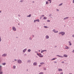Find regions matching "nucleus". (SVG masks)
Returning <instances> with one entry per match:
<instances>
[{
    "instance_id": "nucleus-1",
    "label": "nucleus",
    "mask_w": 74,
    "mask_h": 74,
    "mask_svg": "<svg viewBox=\"0 0 74 74\" xmlns=\"http://www.w3.org/2000/svg\"><path fill=\"white\" fill-rule=\"evenodd\" d=\"M62 34V35H64V34H65V33H64V32H61L59 33V34Z\"/></svg>"
},
{
    "instance_id": "nucleus-2",
    "label": "nucleus",
    "mask_w": 74,
    "mask_h": 74,
    "mask_svg": "<svg viewBox=\"0 0 74 74\" xmlns=\"http://www.w3.org/2000/svg\"><path fill=\"white\" fill-rule=\"evenodd\" d=\"M37 55L38 56H39L40 57H43V56H42V55L41 54H38L37 53Z\"/></svg>"
},
{
    "instance_id": "nucleus-3",
    "label": "nucleus",
    "mask_w": 74,
    "mask_h": 74,
    "mask_svg": "<svg viewBox=\"0 0 74 74\" xmlns=\"http://www.w3.org/2000/svg\"><path fill=\"white\" fill-rule=\"evenodd\" d=\"M18 63H22V61L21 60H18Z\"/></svg>"
},
{
    "instance_id": "nucleus-4",
    "label": "nucleus",
    "mask_w": 74,
    "mask_h": 74,
    "mask_svg": "<svg viewBox=\"0 0 74 74\" xmlns=\"http://www.w3.org/2000/svg\"><path fill=\"white\" fill-rule=\"evenodd\" d=\"M13 30H14V31H16V28H15V27H13Z\"/></svg>"
},
{
    "instance_id": "nucleus-5",
    "label": "nucleus",
    "mask_w": 74,
    "mask_h": 74,
    "mask_svg": "<svg viewBox=\"0 0 74 74\" xmlns=\"http://www.w3.org/2000/svg\"><path fill=\"white\" fill-rule=\"evenodd\" d=\"M53 31L54 32V33H58V31H55V29L53 30Z\"/></svg>"
},
{
    "instance_id": "nucleus-6",
    "label": "nucleus",
    "mask_w": 74,
    "mask_h": 74,
    "mask_svg": "<svg viewBox=\"0 0 74 74\" xmlns=\"http://www.w3.org/2000/svg\"><path fill=\"white\" fill-rule=\"evenodd\" d=\"M65 48H66V49H69V47L67 46H66Z\"/></svg>"
},
{
    "instance_id": "nucleus-7",
    "label": "nucleus",
    "mask_w": 74,
    "mask_h": 74,
    "mask_svg": "<svg viewBox=\"0 0 74 74\" xmlns=\"http://www.w3.org/2000/svg\"><path fill=\"white\" fill-rule=\"evenodd\" d=\"M37 65V63L36 62H34V66H36V65Z\"/></svg>"
},
{
    "instance_id": "nucleus-8",
    "label": "nucleus",
    "mask_w": 74,
    "mask_h": 74,
    "mask_svg": "<svg viewBox=\"0 0 74 74\" xmlns=\"http://www.w3.org/2000/svg\"><path fill=\"white\" fill-rule=\"evenodd\" d=\"M58 71H62V69H59Z\"/></svg>"
},
{
    "instance_id": "nucleus-9",
    "label": "nucleus",
    "mask_w": 74,
    "mask_h": 74,
    "mask_svg": "<svg viewBox=\"0 0 74 74\" xmlns=\"http://www.w3.org/2000/svg\"><path fill=\"white\" fill-rule=\"evenodd\" d=\"M68 18H69V17H66L64 18V20L66 19H68Z\"/></svg>"
},
{
    "instance_id": "nucleus-10",
    "label": "nucleus",
    "mask_w": 74,
    "mask_h": 74,
    "mask_svg": "<svg viewBox=\"0 0 74 74\" xmlns=\"http://www.w3.org/2000/svg\"><path fill=\"white\" fill-rule=\"evenodd\" d=\"M7 56V54H3V55H2V56Z\"/></svg>"
},
{
    "instance_id": "nucleus-11",
    "label": "nucleus",
    "mask_w": 74,
    "mask_h": 74,
    "mask_svg": "<svg viewBox=\"0 0 74 74\" xmlns=\"http://www.w3.org/2000/svg\"><path fill=\"white\" fill-rule=\"evenodd\" d=\"M57 56H58L59 57H60V58H63V57H62V56H60L59 55H57Z\"/></svg>"
},
{
    "instance_id": "nucleus-12",
    "label": "nucleus",
    "mask_w": 74,
    "mask_h": 74,
    "mask_svg": "<svg viewBox=\"0 0 74 74\" xmlns=\"http://www.w3.org/2000/svg\"><path fill=\"white\" fill-rule=\"evenodd\" d=\"M27 17H30L31 16V14H29V16H27Z\"/></svg>"
},
{
    "instance_id": "nucleus-13",
    "label": "nucleus",
    "mask_w": 74,
    "mask_h": 74,
    "mask_svg": "<svg viewBox=\"0 0 74 74\" xmlns=\"http://www.w3.org/2000/svg\"><path fill=\"white\" fill-rule=\"evenodd\" d=\"M26 51V49H25L23 50V52H25Z\"/></svg>"
},
{
    "instance_id": "nucleus-14",
    "label": "nucleus",
    "mask_w": 74,
    "mask_h": 74,
    "mask_svg": "<svg viewBox=\"0 0 74 74\" xmlns=\"http://www.w3.org/2000/svg\"><path fill=\"white\" fill-rule=\"evenodd\" d=\"M47 19V18L45 17H44V19Z\"/></svg>"
},
{
    "instance_id": "nucleus-15",
    "label": "nucleus",
    "mask_w": 74,
    "mask_h": 74,
    "mask_svg": "<svg viewBox=\"0 0 74 74\" xmlns=\"http://www.w3.org/2000/svg\"><path fill=\"white\" fill-rule=\"evenodd\" d=\"M47 38H49V36H46Z\"/></svg>"
},
{
    "instance_id": "nucleus-16",
    "label": "nucleus",
    "mask_w": 74,
    "mask_h": 74,
    "mask_svg": "<svg viewBox=\"0 0 74 74\" xmlns=\"http://www.w3.org/2000/svg\"><path fill=\"white\" fill-rule=\"evenodd\" d=\"M64 57H67V55H64Z\"/></svg>"
},
{
    "instance_id": "nucleus-17",
    "label": "nucleus",
    "mask_w": 74,
    "mask_h": 74,
    "mask_svg": "<svg viewBox=\"0 0 74 74\" xmlns=\"http://www.w3.org/2000/svg\"><path fill=\"white\" fill-rule=\"evenodd\" d=\"M44 64V62H42L40 63V64Z\"/></svg>"
},
{
    "instance_id": "nucleus-18",
    "label": "nucleus",
    "mask_w": 74,
    "mask_h": 74,
    "mask_svg": "<svg viewBox=\"0 0 74 74\" xmlns=\"http://www.w3.org/2000/svg\"><path fill=\"white\" fill-rule=\"evenodd\" d=\"M69 42L70 44H69L70 45H71V43H70V42Z\"/></svg>"
},
{
    "instance_id": "nucleus-19",
    "label": "nucleus",
    "mask_w": 74,
    "mask_h": 74,
    "mask_svg": "<svg viewBox=\"0 0 74 74\" xmlns=\"http://www.w3.org/2000/svg\"><path fill=\"white\" fill-rule=\"evenodd\" d=\"M44 27L45 28H48V27L46 26H44Z\"/></svg>"
},
{
    "instance_id": "nucleus-20",
    "label": "nucleus",
    "mask_w": 74,
    "mask_h": 74,
    "mask_svg": "<svg viewBox=\"0 0 74 74\" xmlns=\"http://www.w3.org/2000/svg\"><path fill=\"white\" fill-rule=\"evenodd\" d=\"M36 20V21H37L38 22H40V20H39L37 19Z\"/></svg>"
},
{
    "instance_id": "nucleus-21",
    "label": "nucleus",
    "mask_w": 74,
    "mask_h": 74,
    "mask_svg": "<svg viewBox=\"0 0 74 74\" xmlns=\"http://www.w3.org/2000/svg\"><path fill=\"white\" fill-rule=\"evenodd\" d=\"M16 67V66H13V67L14 69H15Z\"/></svg>"
},
{
    "instance_id": "nucleus-22",
    "label": "nucleus",
    "mask_w": 74,
    "mask_h": 74,
    "mask_svg": "<svg viewBox=\"0 0 74 74\" xmlns=\"http://www.w3.org/2000/svg\"><path fill=\"white\" fill-rule=\"evenodd\" d=\"M48 2L46 1V4H48Z\"/></svg>"
},
{
    "instance_id": "nucleus-23",
    "label": "nucleus",
    "mask_w": 74,
    "mask_h": 74,
    "mask_svg": "<svg viewBox=\"0 0 74 74\" xmlns=\"http://www.w3.org/2000/svg\"><path fill=\"white\" fill-rule=\"evenodd\" d=\"M62 4H63L62 3H61L59 5H62Z\"/></svg>"
},
{
    "instance_id": "nucleus-24",
    "label": "nucleus",
    "mask_w": 74,
    "mask_h": 74,
    "mask_svg": "<svg viewBox=\"0 0 74 74\" xmlns=\"http://www.w3.org/2000/svg\"><path fill=\"white\" fill-rule=\"evenodd\" d=\"M2 64H3V65H5V63H3Z\"/></svg>"
},
{
    "instance_id": "nucleus-25",
    "label": "nucleus",
    "mask_w": 74,
    "mask_h": 74,
    "mask_svg": "<svg viewBox=\"0 0 74 74\" xmlns=\"http://www.w3.org/2000/svg\"><path fill=\"white\" fill-rule=\"evenodd\" d=\"M43 74V73L42 72H41L40 73H39V74Z\"/></svg>"
},
{
    "instance_id": "nucleus-26",
    "label": "nucleus",
    "mask_w": 74,
    "mask_h": 74,
    "mask_svg": "<svg viewBox=\"0 0 74 74\" xmlns=\"http://www.w3.org/2000/svg\"><path fill=\"white\" fill-rule=\"evenodd\" d=\"M36 21H37L36 20H34V22H36Z\"/></svg>"
},
{
    "instance_id": "nucleus-27",
    "label": "nucleus",
    "mask_w": 74,
    "mask_h": 74,
    "mask_svg": "<svg viewBox=\"0 0 74 74\" xmlns=\"http://www.w3.org/2000/svg\"><path fill=\"white\" fill-rule=\"evenodd\" d=\"M30 51H31L30 49H29L28 50V52H30Z\"/></svg>"
},
{
    "instance_id": "nucleus-28",
    "label": "nucleus",
    "mask_w": 74,
    "mask_h": 74,
    "mask_svg": "<svg viewBox=\"0 0 74 74\" xmlns=\"http://www.w3.org/2000/svg\"><path fill=\"white\" fill-rule=\"evenodd\" d=\"M56 58H53L52 59V60H55Z\"/></svg>"
},
{
    "instance_id": "nucleus-29",
    "label": "nucleus",
    "mask_w": 74,
    "mask_h": 74,
    "mask_svg": "<svg viewBox=\"0 0 74 74\" xmlns=\"http://www.w3.org/2000/svg\"><path fill=\"white\" fill-rule=\"evenodd\" d=\"M1 66H0V70L1 71Z\"/></svg>"
},
{
    "instance_id": "nucleus-30",
    "label": "nucleus",
    "mask_w": 74,
    "mask_h": 74,
    "mask_svg": "<svg viewBox=\"0 0 74 74\" xmlns=\"http://www.w3.org/2000/svg\"><path fill=\"white\" fill-rule=\"evenodd\" d=\"M3 73V72H0V74H2Z\"/></svg>"
},
{
    "instance_id": "nucleus-31",
    "label": "nucleus",
    "mask_w": 74,
    "mask_h": 74,
    "mask_svg": "<svg viewBox=\"0 0 74 74\" xmlns=\"http://www.w3.org/2000/svg\"><path fill=\"white\" fill-rule=\"evenodd\" d=\"M42 51H43V52H44V51H46V50H43Z\"/></svg>"
},
{
    "instance_id": "nucleus-32",
    "label": "nucleus",
    "mask_w": 74,
    "mask_h": 74,
    "mask_svg": "<svg viewBox=\"0 0 74 74\" xmlns=\"http://www.w3.org/2000/svg\"><path fill=\"white\" fill-rule=\"evenodd\" d=\"M22 1H23V0H21L20 1V2H22Z\"/></svg>"
},
{
    "instance_id": "nucleus-33",
    "label": "nucleus",
    "mask_w": 74,
    "mask_h": 74,
    "mask_svg": "<svg viewBox=\"0 0 74 74\" xmlns=\"http://www.w3.org/2000/svg\"><path fill=\"white\" fill-rule=\"evenodd\" d=\"M62 63H64V62H62Z\"/></svg>"
},
{
    "instance_id": "nucleus-34",
    "label": "nucleus",
    "mask_w": 74,
    "mask_h": 74,
    "mask_svg": "<svg viewBox=\"0 0 74 74\" xmlns=\"http://www.w3.org/2000/svg\"><path fill=\"white\" fill-rule=\"evenodd\" d=\"M42 52H43V51H41V53H42Z\"/></svg>"
},
{
    "instance_id": "nucleus-35",
    "label": "nucleus",
    "mask_w": 74,
    "mask_h": 74,
    "mask_svg": "<svg viewBox=\"0 0 74 74\" xmlns=\"http://www.w3.org/2000/svg\"><path fill=\"white\" fill-rule=\"evenodd\" d=\"M42 16H43V17L44 16V15H42Z\"/></svg>"
},
{
    "instance_id": "nucleus-36",
    "label": "nucleus",
    "mask_w": 74,
    "mask_h": 74,
    "mask_svg": "<svg viewBox=\"0 0 74 74\" xmlns=\"http://www.w3.org/2000/svg\"><path fill=\"white\" fill-rule=\"evenodd\" d=\"M47 22H50V21L49 20H47Z\"/></svg>"
},
{
    "instance_id": "nucleus-37",
    "label": "nucleus",
    "mask_w": 74,
    "mask_h": 74,
    "mask_svg": "<svg viewBox=\"0 0 74 74\" xmlns=\"http://www.w3.org/2000/svg\"><path fill=\"white\" fill-rule=\"evenodd\" d=\"M39 67H41V65H39Z\"/></svg>"
},
{
    "instance_id": "nucleus-38",
    "label": "nucleus",
    "mask_w": 74,
    "mask_h": 74,
    "mask_svg": "<svg viewBox=\"0 0 74 74\" xmlns=\"http://www.w3.org/2000/svg\"><path fill=\"white\" fill-rule=\"evenodd\" d=\"M48 1H51V0H48Z\"/></svg>"
},
{
    "instance_id": "nucleus-39",
    "label": "nucleus",
    "mask_w": 74,
    "mask_h": 74,
    "mask_svg": "<svg viewBox=\"0 0 74 74\" xmlns=\"http://www.w3.org/2000/svg\"><path fill=\"white\" fill-rule=\"evenodd\" d=\"M60 74H63V73H62H62H60Z\"/></svg>"
},
{
    "instance_id": "nucleus-40",
    "label": "nucleus",
    "mask_w": 74,
    "mask_h": 74,
    "mask_svg": "<svg viewBox=\"0 0 74 74\" xmlns=\"http://www.w3.org/2000/svg\"><path fill=\"white\" fill-rule=\"evenodd\" d=\"M51 3V1H50V3Z\"/></svg>"
},
{
    "instance_id": "nucleus-41",
    "label": "nucleus",
    "mask_w": 74,
    "mask_h": 74,
    "mask_svg": "<svg viewBox=\"0 0 74 74\" xmlns=\"http://www.w3.org/2000/svg\"><path fill=\"white\" fill-rule=\"evenodd\" d=\"M57 11H59V10H58V9H57Z\"/></svg>"
},
{
    "instance_id": "nucleus-42",
    "label": "nucleus",
    "mask_w": 74,
    "mask_h": 74,
    "mask_svg": "<svg viewBox=\"0 0 74 74\" xmlns=\"http://www.w3.org/2000/svg\"><path fill=\"white\" fill-rule=\"evenodd\" d=\"M1 41V38H0V41Z\"/></svg>"
},
{
    "instance_id": "nucleus-43",
    "label": "nucleus",
    "mask_w": 74,
    "mask_h": 74,
    "mask_svg": "<svg viewBox=\"0 0 74 74\" xmlns=\"http://www.w3.org/2000/svg\"><path fill=\"white\" fill-rule=\"evenodd\" d=\"M73 3H74V0H73Z\"/></svg>"
},
{
    "instance_id": "nucleus-44",
    "label": "nucleus",
    "mask_w": 74,
    "mask_h": 74,
    "mask_svg": "<svg viewBox=\"0 0 74 74\" xmlns=\"http://www.w3.org/2000/svg\"><path fill=\"white\" fill-rule=\"evenodd\" d=\"M73 37H74V35H73Z\"/></svg>"
},
{
    "instance_id": "nucleus-45",
    "label": "nucleus",
    "mask_w": 74,
    "mask_h": 74,
    "mask_svg": "<svg viewBox=\"0 0 74 74\" xmlns=\"http://www.w3.org/2000/svg\"><path fill=\"white\" fill-rule=\"evenodd\" d=\"M39 52H40V50H39Z\"/></svg>"
},
{
    "instance_id": "nucleus-46",
    "label": "nucleus",
    "mask_w": 74,
    "mask_h": 74,
    "mask_svg": "<svg viewBox=\"0 0 74 74\" xmlns=\"http://www.w3.org/2000/svg\"><path fill=\"white\" fill-rule=\"evenodd\" d=\"M55 63H57V62H55Z\"/></svg>"
},
{
    "instance_id": "nucleus-47",
    "label": "nucleus",
    "mask_w": 74,
    "mask_h": 74,
    "mask_svg": "<svg viewBox=\"0 0 74 74\" xmlns=\"http://www.w3.org/2000/svg\"><path fill=\"white\" fill-rule=\"evenodd\" d=\"M0 12H1V11H0Z\"/></svg>"
},
{
    "instance_id": "nucleus-48",
    "label": "nucleus",
    "mask_w": 74,
    "mask_h": 74,
    "mask_svg": "<svg viewBox=\"0 0 74 74\" xmlns=\"http://www.w3.org/2000/svg\"><path fill=\"white\" fill-rule=\"evenodd\" d=\"M15 60L16 61V60Z\"/></svg>"
},
{
    "instance_id": "nucleus-49",
    "label": "nucleus",
    "mask_w": 74,
    "mask_h": 74,
    "mask_svg": "<svg viewBox=\"0 0 74 74\" xmlns=\"http://www.w3.org/2000/svg\"><path fill=\"white\" fill-rule=\"evenodd\" d=\"M71 74V73H70V74Z\"/></svg>"
}]
</instances>
